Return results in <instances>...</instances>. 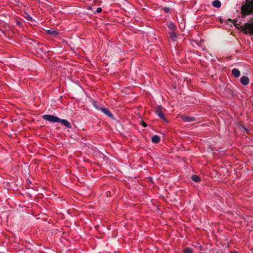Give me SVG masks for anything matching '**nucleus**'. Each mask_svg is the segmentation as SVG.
I'll return each mask as SVG.
<instances>
[{"label": "nucleus", "mask_w": 253, "mask_h": 253, "mask_svg": "<svg viewBox=\"0 0 253 253\" xmlns=\"http://www.w3.org/2000/svg\"><path fill=\"white\" fill-rule=\"evenodd\" d=\"M241 10L243 17L252 14L253 13V1L251 0H246L245 4L242 6Z\"/></svg>", "instance_id": "obj_1"}, {"label": "nucleus", "mask_w": 253, "mask_h": 253, "mask_svg": "<svg viewBox=\"0 0 253 253\" xmlns=\"http://www.w3.org/2000/svg\"><path fill=\"white\" fill-rule=\"evenodd\" d=\"M240 31L245 34L253 35V22L245 23L243 26L240 27Z\"/></svg>", "instance_id": "obj_2"}, {"label": "nucleus", "mask_w": 253, "mask_h": 253, "mask_svg": "<svg viewBox=\"0 0 253 253\" xmlns=\"http://www.w3.org/2000/svg\"><path fill=\"white\" fill-rule=\"evenodd\" d=\"M42 118L47 121L52 123H56L59 121V118L53 115H44L42 116Z\"/></svg>", "instance_id": "obj_3"}, {"label": "nucleus", "mask_w": 253, "mask_h": 253, "mask_svg": "<svg viewBox=\"0 0 253 253\" xmlns=\"http://www.w3.org/2000/svg\"><path fill=\"white\" fill-rule=\"evenodd\" d=\"M156 113L159 118L165 122L167 121V119L163 112L161 106H158L156 109Z\"/></svg>", "instance_id": "obj_4"}, {"label": "nucleus", "mask_w": 253, "mask_h": 253, "mask_svg": "<svg viewBox=\"0 0 253 253\" xmlns=\"http://www.w3.org/2000/svg\"><path fill=\"white\" fill-rule=\"evenodd\" d=\"M58 123H61L68 128H71L72 126L71 124L66 120L59 119Z\"/></svg>", "instance_id": "obj_5"}, {"label": "nucleus", "mask_w": 253, "mask_h": 253, "mask_svg": "<svg viewBox=\"0 0 253 253\" xmlns=\"http://www.w3.org/2000/svg\"><path fill=\"white\" fill-rule=\"evenodd\" d=\"M101 111L111 118H112L113 117L112 113L106 108L102 107V108L101 109Z\"/></svg>", "instance_id": "obj_6"}, {"label": "nucleus", "mask_w": 253, "mask_h": 253, "mask_svg": "<svg viewBox=\"0 0 253 253\" xmlns=\"http://www.w3.org/2000/svg\"><path fill=\"white\" fill-rule=\"evenodd\" d=\"M240 82L242 84L246 85L249 84V79L248 77L243 76L240 79Z\"/></svg>", "instance_id": "obj_7"}, {"label": "nucleus", "mask_w": 253, "mask_h": 253, "mask_svg": "<svg viewBox=\"0 0 253 253\" xmlns=\"http://www.w3.org/2000/svg\"><path fill=\"white\" fill-rule=\"evenodd\" d=\"M232 73L235 78H238L240 76V71L236 68H234L232 70Z\"/></svg>", "instance_id": "obj_8"}, {"label": "nucleus", "mask_w": 253, "mask_h": 253, "mask_svg": "<svg viewBox=\"0 0 253 253\" xmlns=\"http://www.w3.org/2000/svg\"><path fill=\"white\" fill-rule=\"evenodd\" d=\"M212 5L214 7L219 8L221 6V3L219 0H215L212 1Z\"/></svg>", "instance_id": "obj_9"}, {"label": "nucleus", "mask_w": 253, "mask_h": 253, "mask_svg": "<svg viewBox=\"0 0 253 253\" xmlns=\"http://www.w3.org/2000/svg\"><path fill=\"white\" fill-rule=\"evenodd\" d=\"M151 140L153 143H158L160 141V138L158 135H155L152 136Z\"/></svg>", "instance_id": "obj_10"}, {"label": "nucleus", "mask_w": 253, "mask_h": 253, "mask_svg": "<svg viewBox=\"0 0 253 253\" xmlns=\"http://www.w3.org/2000/svg\"><path fill=\"white\" fill-rule=\"evenodd\" d=\"M183 120L187 122H192L195 121V119L193 117H184L183 118Z\"/></svg>", "instance_id": "obj_11"}, {"label": "nucleus", "mask_w": 253, "mask_h": 253, "mask_svg": "<svg viewBox=\"0 0 253 253\" xmlns=\"http://www.w3.org/2000/svg\"><path fill=\"white\" fill-rule=\"evenodd\" d=\"M169 37L173 41H175L176 38V33L174 31L170 32L169 33Z\"/></svg>", "instance_id": "obj_12"}, {"label": "nucleus", "mask_w": 253, "mask_h": 253, "mask_svg": "<svg viewBox=\"0 0 253 253\" xmlns=\"http://www.w3.org/2000/svg\"><path fill=\"white\" fill-rule=\"evenodd\" d=\"M191 179L196 182H198L200 181V178L199 176L196 175H193L191 176Z\"/></svg>", "instance_id": "obj_13"}, {"label": "nucleus", "mask_w": 253, "mask_h": 253, "mask_svg": "<svg viewBox=\"0 0 253 253\" xmlns=\"http://www.w3.org/2000/svg\"><path fill=\"white\" fill-rule=\"evenodd\" d=\"M168 27L170 30H171L172 31H174L176 29V26L171 22L169 23Z\"/></svg>", "instance_id": "obj_14"}, {"label": "nucleus", "mask_w": 253, "mask_h": 253, "mask_svg": "<svg viewBox=\"0 0 253 253\" xmlns=\"http://www.w3.org/2000/svg\"><path fill=\"white\" fill-rule=\"evenodd\" d=\"M183 252L184 253H192L193 250L191 248H186L184 249Z\"/></svg>", "instance_id": "obj_15"}, {"label": "nucleus", "mask_w": 253, "mask_h": 253, "mask_svg": "<svg viewBox=\"0 0 253 253\" xmlns=\"http://www.w3.org/2000/svg\"><path fill=\"white\" fill-rule=\"evenodd\" d=\"M94 106L98 110H100L101 111V109L103 107L101 106L100 105L96 103H94Z\"/></svg>", "instance_id": "obj_16"}, {"label": "nucleus", "mask_w": 253, "mask_h": 253, "mask_svg": "<svg viewBox=\"0 0 253 253\" xmlns=\"http://www.w3.org/2000/svg\"><path fill=\"white\" fill-rule=\"evenodd\" d=\"M234 25L235 26H236L237 28L240 30V27L243 26V25L242 24L241 22H239V23H237V22H236V23H235Z\"/></svg>", "instance_id": "obj_17"}, {"label": "nucleus", "mask_w": 253, "mask_h": 253, "mask_svg": "<svg viewBox=\"0 0 253 253\" xmlns=\"http://www.w3.org/2000/svg\"><path fill=\"white\" fill-rule=\"evenodd\" d=\"M102 8L101 7H98L96 10V12L98 13H100L102 12Z\"/></svg>", "instance_id": "obj_18"}, {"label": "nucleus", "mask_w": 253, "mask_h": 253, "mask_svg": "<svg viewBox=\"0 0 253 253\" xmlns=\"http://www.w3.org/2000/svg\"><path fill=\"white\" fill-rule=\"evenodd\" d=\"M142 125L144 126V127H146L147 126V124L144 122H142Z\"/></svg>", "instance_id": "obj_19"}, {"label": "nucleus", "mask_w": 253, "mask_h": 253, "mask_svg": "<svg viewBox=\"0 0 253 253\" xmlns=\"http://www.w3.org/2000/svg\"><path fill=\"white\" fill-rule=\"evenodd\" d=\"M165 11L166 12H168L169 11V8H165Z\"/></svg>", "instance_id": "obj_20"}, {"label": "nucleus", "mask_w": 253, "mask_h": 253, "mask_svg": "<svg viewBox=\"0 0 253 253\" xmlns=\"http://www.w3.org/2000/svg\"><path fill=\"white\" fill-rule=\"evenodd\" d=\"M230 253H238L236 251H230Z\"/></svg>", "instance_id": "obj_21"}, {"label": "nucleus", "mask_w": 253, "mask_h": 253, "mask_svg": "<svg viewBox=\"0 0 253 253\" xmlns=\"http://www.w3.org/2000/svg\"><path fill=\"white\" fill-rule=\"evenodd\" d=\"M218 20H219V21L221 23V17H218Z\"/></svg>", "instance_id": "obj_22"}]
</instances>
